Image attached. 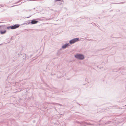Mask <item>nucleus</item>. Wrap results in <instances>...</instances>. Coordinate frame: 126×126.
I'll return each mask as SVG.
<instances>
[{
	"mask_svg": "<svg viewBox=\"0 0 126 126\" xmlns=\"http://www.w3.org/2000/svg\"><path fill=\"white\" fill-rule=\"evenodd\" d=\"M31 23V22H27L26 23V24L27 25H29V24Z\"/></svg>",
	"mask_w": 126,
	"mask_h": 126,
	"instance_id": "obj_8",
	"label": "nucleus"
},
{
	"mask_svg": "<svg viewBox=\"0 0 126 126\" xmlns=\"http://www.w3.org/2000/svg\"><path fill=\"white\" fill-rule=\"evenodd\" d=\"M57 53H58V54L59 55L60 54V53H59V52H58Z\"/></svg>",
	"mask_w": 126,
	"mask_h": 126,
	"instance_id": "obj_13",
	"label": "nucleus"
},
{
	"mask_svg": "<svg viewBox=\"0 0 126 126\" xmlns=\"http://www.w3.org/2000/svg\"><path fill=\"white\" fill-rule=\"evenodd\" d=\"M25 56H26V54H25Z\"/></svg>",
	"mask_w": 126,
	"mask_h": 126,
	"instance_id": "obj_15",
	"label": "nucleus"
},
{
	"mask_svg": "<svg viewBox=\"0 0 126 126\" xmlns=\"http://www.w3.org/2000/svg\"><path fill=\"white\" fill-rule=\"evenodd\" d=\"M3 28V26H0V32L1 34H4V33H5L6 32V30H4V31H1V29H2Z\"/></svg>",
	"mask_w": 126,
	"mask_h": 126,
	"instance_id": "obj_5",
	"label": "nucleus"
},
{
	"mask_svg": "<svg viewBox=\"0 0 126 126\" xmlns=\"http://www.w3.org/2000/svg\"><path fill=\"white\" fill-rule=\"evenodd\" d=\"M75 57L78 59L82 60L84 59V56L83 55L81 54H77L75 55Z\"/></svg>",
	"mask_w": 126,
	"mask_h": 126,
	"instance_id": "obj_1",
	"label": "nucleus"
},
{
	"mask_svg": "<svg viewBox=\"0 0 126 126\" xmlns=\"http://www.w3.org/2000/svg\"><path fill=\"white\" fill-rule=\"evenodd\" d=\"M55 104H56L57 105H61L60 104H58V103H56Z\"/></svg>",
	"mask_w": 126,
	"mask_h": 126,
	"instance_id": "obj_11",
	"label": "nucleus"
},
{
	"mask_svg": "<svg viewBox=\"0 0 126 126\" xmlns=\"http://www.w3.org/2000/svg\"><path fill=\"white\" fill-rule=\"evenodd\" d=\"M20 25H19L18 24H16L15 25L12 26V29H16Z\"/></svg>",
	"mask_w": 126,
	"mask_h": 126,
	"instance_id": "obj_3",
	"label": "nucleus"
},
{
	"mask_svg": "<svg viewBox=\"0 0 126 126\" xmlns=\"http://www.w3.org/2000/svg\"><path fill=\"white\" fill-rule=\"evenodd\" d=\"M61 0H54L55 1H57Z\"/></svg>",
	"mask_w": 126,
	"mask_h": 126,
	"instance_id": "obj_9",
	"label": "nucleus"
},
{
	"mask_svg": "<svg viewBox=\"0 0 126 126\" xmlns=\"http://www.w3.org/2000/svg\"><path fill=\"white\" fill-rule=\"evenodd\" d=\"M79 39L76 38H74L70 40L69 41V43L71 44H73L79 40Z\"/></svg>",
	"mask_w": 126,
	"mask_h": 126,
	"instance_id": "obj_2",
	"label": "nucleus"
},
{
	"mask_svg": "<svg viewBox=\"0 0 126 126\" xmlns=\"http://www.w3.org/2000/svg\"><path fill=\"white\" fill-rule=\"evenodd\" d=\"M38 21H36L34 19H33L31 21V23L32 24H35L37 23Z\"/></svg>",
	"mask_w": 126,
	"mask_h": 126,
	"instance_id": "obj_6",
	"label": "nucleus"
},
{
	"mask_svg": "<svg viewBox=\"0 0 126 126\" xmlns=\"http://www.w3.org/2000/svg\"><path fill=\"white\" fill-rule=\"evenodd\" d=\"M0 6L1 7H3L4 6V5H0Z\"/></svg>",
	"mask_w": 126,
	"mask_h": 126,
	"instance_id": "obj_10",
	"label": "nucleus"
},
{
	"mask_svg": "<svg viewBox=\"0 0 126 126\" xmlns=\"http://www.w3.org/2000/svg\"><path fill=\"white\" fill-rule=\"evenodd\" d=\"M12 26H9L7 27V29H12Z\"/></svg>",
	"mask_w": 126,
	"mask_h": 126,
	"instance_id": "obj_7",
	"label": "nucleus"
},
{
	"mask_svg": "<svg viewBox=\"0 0 126 126\" xmlns=\"http://www.w3.org/2000/svg\"><path fill=\"white\" fill-rule=\"evenodd\" d=\"M123 3V2H121L120 3H115V4H119V3Z\"/></svg>",
	"mask_w": 126,
	"mask_h": 126,
	"instance_id": "obj_12",
	"label": "nucleus"
},
{
	"mask_svg": "<svg viewBox=\"0 0 126 126\" xmlns=\"http://www.w3.org/2000/svg\"><path fill=\"white\" fill-rule=\"evenodd\" d=\"M89 125H93L92 124H89Z\"/></svg>",
	"mask_w": 126,
	"mask_h": 126,
	"instance_id": "obj_14",
	"label": "nucleus"
},
{
	"mask_svg": "<svg viewBox=\"0 0 126 126\" xmlns=\"http://www.w3.org/2000/svg\"><path fill=\"white\" fill-rule=\"evenodd\" d=\"M69 45V43L66 44L62 46V48L63 49L65 48Z\"/></svg>",
	"mask_w": 126,
	"mask_h": 126,
	"instance_id": "obj_4",
	"label": "nucleus"
}]
</instances>
